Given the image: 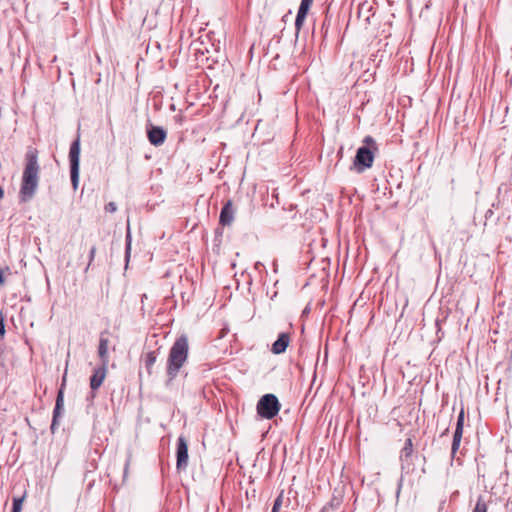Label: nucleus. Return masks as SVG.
Wrapping results in <instances>:
<instances>
[{
  "label": "nucleus",
  "instance_id": "nucleus-2",
  "mask_svg": "<svg viewBox=\"0 0 512 512\" xmlns=\"http://www.w3.org/2000/svg\"><path fill=\"white\" fill-rule=\"evenodd\" d=\"M189 353V340L186 334L180 335L169 350L166 373L169 381L176 379L184 367Z\"/></svg>",
  "mask_w": 512,
  "mask_h": 512
},
{
  "label": "nucleus",
  "instance_id": "nucleus-16",
  "mask_svg": "<svg viewBox=\"0 0 512 512\" xmlns=\"http://www.w3.org/2000/svg\"><path fill=\"white\" fill-rule=\"evenodd\" d=\"M131 241H132L131 231H130V227L128 226L127 227L126 236H125V260H126V264H128L129 258H130Z\"/></svg>",
  "mask_w": 512,
  "mask_h": 512
},
{
  "label": "nucleus",
  "instance_id": "nucleus-7",
  "mask_svg": "<svg viewBox=\"0 0 512 512\" xmlns=\"http://www.w3.org/2000/svg\"><path fill=\"white\" fill-rule=\"evenodd\" d=\"M146 134L150 144L155 147L164 144L167 138V131L163 127L156 126L152 123L146 125Z\"/></svg>",
  "mask_w": 512,
  "mask_h": 512
},
{
  "label": "nucleus",
  "instance_id": "nucleus-17",
  "mask_svg": "<svg viewBox=\"0 0 512 512\" xmlns=\"http://www.w3.org/2000/svg\"><path fill=\"white\" fill-rule=\"evenodd\" d=\"M307 13L298 11L295 19V29H296V38L299 35V32L304 24V21L306 19Z\"/></svg>",
  "mask_w": 512,
  "mask_h": 512
},
{
  "label": "nucleus",
  "instance_id": "nucleus-30",
  "mask_svg": "<svg viewBox=\"0 0 512 512\" xmlns=\"http://www.w3.org/2000/svg\"><path fill=\"white\" fill-rule=\"evenodd\" d=\"M448 432H449V428L447 427V428H445V430L442 432L441 437H443V436L447 435V433H448Z\"/></svg>",
  "mask_w": 512,
  "mask_h": 512
},
{
  "label": "nucleus",
  "instance_id": "nucleus-18",
  "mask_svg": "<svg viewBox=\"0 0 512 512\" xmlns=\"http://www.w3.org/2000/svg\"><path fill=\"white\" fill-rule=\"evenodd\" d=\"M487 510H488L487 504H486L483 496H479L472 512H487Z\"/></svg>",
  "mask_w": 512,
  "mask_h": 512
},
{
  "label": "nucleus",
  "instance_id": "nucleus-27",
  "mask_svg": "<svg viewBox=\"0 0 512 512\" xmlns=\"http://www.w3.org/2000/svg\"><path fill=\"white\" fill-rule=\"evenodd\" d=\"M129 463H130V458H128V459L126 460V463H125L124 477H125V476H126V474H127L128 467H129Z\"/></svg>",
  "mask_w": 512,
  "mask_h": 512
},
{
  "label": "nucleus",
  "instance_id": "nucleus-24",
  "mask_svg": "<svg viewBox=\"0 0 512 512\" xmlns=\"http://www.w3.org/2000/svg\"><path fill=\"white\" fill-rule=\"evenodd\" d=\"M117 210V205L115 202H109L105 205V211L108 213H114Z\"/></svg>",
  "mask_w": 512,
  "mask_h": 512
},
{
  "label": "nucleus",
  "instance_id": "nucleus-20",
  "mask_svg": "<svg viewBox=\"0 0 512 512\" xmlns=\"http://www.w3.org/2000/svg\"><path fill=\"white\" fill-rule=\"evenodd\" d=\"M24 498H13L12 512H21Z\"/></svg>",
  "mask_w": 512,
  "mask_h": 512
},
{
  "label": "nucleus",
  "instance_id": "nucleus-29",
  "mask_svg": "<svg viewBox=\"0 0 512 512\" xmlns=\"http://www.w3.org/2000/svg\"><path fill=\"white\" fill-rule=\"evenodd\" d=\"M5 282L3 271L0 270V284H3Z\"/></svg>",
  "mask_w": 512,
  "mask_h": 512
},
{
  "label": "nucleus",
  "instance_id": "nucleus-32",
  "mask_svg": "<svg viewBox=\"0 0 512 512\" xmlns=\"http://www.w3.org/2000/svg\"><path fill=\"white\" fill-rule=\"evenodd\" d=\"M273 266H274V271L276 272L277 271V263H276V261H274Z\"/></svg>",
  "mask_w": 512,
  "mask_h": 512
},
{
  "label": "nucleus",
  "instance_id": "nucleus-1",
  "mask_svg": "<svg viewBox=\"0 0 512 512\" xmlns=\"http://www.w3.org/2000/svg\"><path fill=\"white\" fill-rule=\"evenodd\" d=\"M38 174V152L36 149H29L25 155V168L19 191L20 202H28L34 197L38 187Z\"/></svg>",
  "mask_w": 512,
  "mask_h": 512
},
{
  "label": "nucleus",
  "instance_id": "nucleus-8",
  "mask_svg": "<svg viewBox=\"0 0 512 512\" xmlns=\"http://www.w3.org/2000/svg\"><path fill=\"white\" fill-rule=\"evenodd\" d=\"M64 387L65 386H60V388L57 392L56 404H55V407L53 410V419H52V423H51V427H50L52 433L55 432V429L59 424V418L62 415V410H63V406H64Z\"/></svg>",
  "mask_w": 512,
  "mask_h": 512
},
{
  "label": "nucleus",
  "instance_id": "nucleus-26",
  "mask_svg": "<svg viewBox=\"0 0 512 512\" xmlns=\"http://www.w3.org/2000/svg\"><path fill=\"white\" fill-rule=\"evenodd\" d=\"M292 14V11L289 10L283 17H282V21L286 22L288 20V18L290 17V15Z\"/></svg>",
  "mask_w": 512,
  "mask_h": 512
},
{
  "label": "nucleus",
  "instance_id": "nucleus-19",
  "mask_svg": "<svg viewBox=\"0 0 512 512\" xmlns=\"http://www.w3.org/2000/svg\"><path fill=\"white\" fill-rule=\"evenodd\" d=\"M282 505H283V491H281L280 494L276 497L273 507H272V512H279Z\"/></svg>",
  "mask_w": 512,
  "mask_h": 512
},
{
  "label": "nucleus",
  "instance_id": "nucleus-3",
  "mask_svg": "<svg viewBox=\"0 0 512 512\" xmlns=\"http://www.w3.org/2000/svg\"><path fill=\"white\" fill-rule=\"evenodd\" d=\"M376 151H378V147L375 139L370 135L365 136L363 146L357 149L353 160V166L358 173H363L372 167Z\"/></svg>",
  "mask_w": 512,
  "mask_h": 512
},
{
  "label": "nucleus",
  "instance_id": "nucleus-21",
  "mask_svg": "<svg viewBox=\"0 0 512 512\" xmlns=\"http://www.w3.org/2000/svg\"><path fill=\"white\" fill-rule=\"evenodd\" d=\"M313 3V0H301L300 6L298 8V11L307 13L309 12V9Z\"/></svg>",
  "mask_w": 512,
  "mask_h": 512
},
{
  "label": "nucleus",
  "instance_id": "nucleus-13",
  "mask_svg": "<svg viewBox=\"0 0 512 512\" xmlns=\"http://www.w3.org/2000/svg\"><path fill=\"white\" fill-rule=\"evenodd\" d=\"M106 376V367L101 366L94 370L93 374L90 377L89 384H102Z\"/></svg>",
  "mask_w": 512,
  "mask_h": 512
},
{
  "label": "nucleus",
  "instance_id": "nucleus-11",
  "mask_svg": "<svg viewBox=\"0 0 512 512\" xmlns=\"http://www.w3.org/2000/svg\"><path fill=\"white\" fill-rule=\"evenodd\" d=\"M412 454H413L412 439L407 438L405 441L404 447L402 448L401 453H400V460L402 462V467H404L405 464L410 465Z\"/></svg>",
  "mask_w": 512,
  "mask_h": 512
},
{
  "label": "nucleus",
  "instance_id": "nucleus-10",
  "mask_svg": "<svg viewBox=\"0 0 512 512\" xmlns=\"http://www.w3.org/2000/svg\"><path fill=\"white\" fill-rule=\"evenodd\" d=\"M235 210L232 205V201L228 200L220 211L219 223L223 226H229L234 220Z\"/></svg>",
  "mask_w": 512,
  "mask_h": 512
},
{
  "label": "nucleus",
  "instance_id": "nucleus-9",
  "mask_svg": "<svg viewBox=\"0 0 512 512\" xmlns=\"http://www.w3.org/2000/svg\"><path fill=\"white\" fill-rule=\"evenodd\" d=\"M291 341L290 333L282 332L278 335L277 340L271 346V352L275 355L282 354L286 351Z\"/></svg>",
  "mask_w": 512,
  "mask_h": 512
},
{
  "label": "nucleus",
  "instance_id": "nucleus-4",
  "mask_svg": "<svg viewBox=\"0 0 512 512\" xmlns=\"http://www.w3.org/2000/svg\"><path fill=\"white\" fill-rule=\"evenodd\" d=\"M281 404L278 398L271 393L263 395L256 406L258 415L263 419H272L280 411Z\"/></svg>",
  "mask_w": 512,
  "mask_h": 512
},
{
  "label": "nucleus",
  "instance_id": "nucleus-22",
  "mask_svg": "<svg viewBox=\"0 0 512 512\" xmlns=\"http://www.w3.org/2000/svg\"><path fill=\"white\" fill-rule=\"evenodd\" d=\"M95 255H96V246L93 245L90 248V250H89V261H88V264H87V266L85 268V271H87L90 268V266L92 265V263H93V261L95 259Z\"/></svg>",
  "mask_w": 512,
  "mask_h": 512
},
{
  "label": "nucleus",
  "instance_id": "nucleus-33",
  "mask_svg": "<svg viewBox=\"0 0 512 512\" xmlns=\"http://www.w3.org/2000/svg\"><path fill=\"white\" fill-rule=\"evenodd\" d=\"M65 381H66V378H65V376H63V377H62L61 385H64V384H65Z\"/></svg>",
  "mask_w": 512,
  "mask_h": 512
},
{
  "label": "nucleus",
  "instance_id": "nucleus-14",
  "mask_svg": "<svg viewBox=\"0 0 512 512\" xmlns=\"http://www.w3.org/2000/svg\"><path fill=\"white\" fill-rule=\"evenodd\" d=\"M158 353L156 351H150L144 356V366L149 374L152 373V368L156 363Z\"/></svg>",
  "mask_w": 512,
  "mask_h": 512
},
{
  "label": "nucleus",
  "instance_id": "nucleus-6",
  "mask_svg": "<svg viewBox=\"0 0 512 512\" xmlns=\"http://www.w3.org/2000/svg\"><path fill=\"white\" fill-rule=\"evenodd\" d=\"M188 459L187 440L183 435H180L177 439L176 447V469L178 471H185L188 467Z\"/></svg>",
  "mask_w": 512,
  "mask_h": 512
},
{
  "label": "nucleus",
  "instance_id": "nucleus-28",
  "mask_svg": "<svg viewBox=\"0 0 512 512\" xmlns=\"http://www.w3.org/2000/svg\"><path fill=\"white\" fill-rule=\"evenodd\" d=\"M261 267H264V265H263V263H262V262H260V261L256 262V263H255V265H254V268H255L256 270H260V268H261Z\"/></svg>",
  "mask_w": 512,
  "mask_h": 512
},
{
  "label": "nucleus",
  "instance_id": "nucleus-5",
  "mask_svg": "<svg viewBox=\"0 0 512 512\" xmlns=\"http://www.w3.org/2000/svg\"><path fill=\"white\" fill-rule=\"evenodd\" d=\"M80 137L71 143L69 149V162H70V177L73 189L76 190L79 184V171H80Z\"/></svg>",
  "mask_w": 512,
  "mask_h": 512
},
{
  "label": "nucleus",
  "instance_id": "nucleus-25",
  "mask_svg": "<svg viewBox=\"0 0 512 512\" xmlns=\"http://www.w3.org/2000/svg\"><path fill=\"white\" fill-rule=\"evenodd\" d=\"M91 387V391L89 392V394L87 395V400L90 401L92 400L94 397H95V394H96V390L100 387V386H90Z\"/></svg>",
  "mask_w": 512,
  "mask_h": 512
},
{
  "label": "nucleus",
  "instance_id": "nucleus-31",
  "mask_svg": "<svg viewBox=\"0 0 512 512\" xmlns=\"http://www.w3.org/2000/svg\"><path fill=\"white\" fill-rule=\"evenodd\" d=\"M4 197V190L3 188L0 186V199H2Z\"/></svg>",
  "mask_w": 512,
  "mask_h": 512
},
{
  "label": "nucleus",
  "instance_id": "nucleus-12",
  "mask_svg": "<svg viewBox=\"0 0 512 512\" xmlns=\"http://www.w3.org/2000/svg\"><path fill=\"white\" fill-rule=\"evenodd\" d=\"M107 334H108V331L101 332L100 339H99L98 354H99V357L103 360L107 359V355H108L109 340L106 337Z\"/></svg>",
  "mask_w": 512,
  "mask_h": 512
},
{
  "label": "nucleus",
  "instance_id": "nucleus-23",
  "mask_svg": "<svg viewBox=\"0 0 512 512\" xmlns=\"http://www.w3.org/2000/svg\"><path fill=\"white\" fill-rule=\"evenodd\" d=\"M463 427H464V411L461 410L458 415V418H457L456 428L463 429Z\"/></svg>",
  "mask_w": 512,
  "mask_h": 512
},
{
  "label": "nucleus",
  "instance_id": "nucleus-15",
  "mask_svg": "<svg viewBox=\"0 0 512 512\" xmlns=\"http://www.w3.org/2000/svg\"><path fill=\"white\" fill-rule=\"evenodd\" d=\"M462 435H463V429L455 428V431H454V434H453L452 445H451V454H452V456H454L456 454V452L458 451V449L460 447Z\"/></svg>",
  "mask_w": 512,
  "mask_h": 512
}]
</instances>
